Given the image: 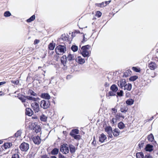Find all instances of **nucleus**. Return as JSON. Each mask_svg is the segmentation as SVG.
Wrapping results in <instances>:
<instances>
[{"instance_id": "61", "label": "nucleus", "mask_w": 158, "mask_h": 158, "mask_svg": "<svg viewBox=\"0 0 158 158\" xmlns=\"http://www.w3.org/2000/svg\"><path fill=\"white\" fill-rule=\"evenodd\" d=\"M6 83V81L1 82H0V86L2 85H3V84H5Z\"/></svg>"}, {"instance_id": "20", "label": "nucleus", "mask_w": 158, "mask_h": 158, "mask_svg": "<svg viewBox=\"0 0 158 158\" xmlns=\"http://www.w3.org/2000/svg\"><path fill=\"white\" fill-rule=\"evenodd\" d=\"M153 146L152 145L150 144H148L146 146L145 149L146 151L151 152L153 150Z\"/></svg>"}, {"instance_id": "26", "label": "nucleus", "mask_w": 158, "mask_h": 158, "mask_svg": "<svg viewBox=\"0 0 158 158\" xmlns=\"http://www.w3.org/2000/svg\"><path fill=\"white\" fill-rule=\"evenodd\" d=\"M69 148L70 149V152L72 153H74L75 152V147L72 145H69Z\"/></svg>"}, {"instance_id": "31", "label": "nucleus", "mask_w": 158, "mask_h": 158, "mask_svg": "<svg viewBox=\"0 0 158 158\" xmlns=\"http://www.w3.org/2000/svg\"><path fill=\"white\" fill-rule=\"evenodd\" d=\"M148 139L149 141L151 142L153 141L154 139V137L152 133L150 134L148 136Z\"/></svg>"}, {"instance_id": "32", "label": "nucleus", "mask_w": 158, "mask_h": 158, "mask_svg": "<svg viewBox=\"0 0 158 158\" xmlns=\"http://www.w3.org/2000/svg\"><path fill=\"white\" fill-rule=\"evenodd\" d=\"M22 133V130H18L17 132L14 134V136L15 137H18L19 136H20Z\"/></svg>"}, {"instance_id": "34", "label": "nucleus", "mask_w": 158, "mask_h": 158, "mask_svg": "<svg viewBox=\"0 0 158 158\" xmlns=\"http://www.w3.org/2000/svg\"><path fill=\"white\" fill-rule=\"evenodd\" d=\"M35 15H32L29 19L27 20V22L28 23H30L33 21L35 19Z\"/></svg>"}, {"instance_id": "5", "label": "nucleus", "mask_w": 158, "mask_h": 158, "mask_svg": "<svg viewBox=\"0 0 158 158\" xmlns=\"http://www.w3.org/2000/svg\"><path fill=\"white\" fill-rule=\"evenodd\" d=\"M19 148L23 151H27L29 148V145L28 143L23 142L20 145Z\"/></svg>"}, {"instance_id": "40", "label": "nucleus", "mask_w": 158, "mask_h": 158, "mask_svg": "<svg viewBox=\"0 0 158 158\" xmlns=\"http://www.w3.org/2000/svg\"><path fill=\"white\" fill-rule=\"evenodd\" d=\"M4 15L5 17H8L11 15V14L9 11H7L4 12Z\"/></svg>"}, {"instance_id": "39", "label": "nucleus", "mask_w": 158, "mask_h": 158, "mask_svg": "<svg viewBox=\"0 0 158 158\" xmlns=\"http://www.w3.org/2000/svg\"><path fill=\"white\" fill-rule=\"evenodd\" d=\"M138 78V77L136 76H134L131 77L129 79L130 81H134L137 79Z\"/></svg>"}, {"instance_id": "8", "label": "nucleus", "mask_w": 158, "mask_h": 158, "mask_svg": "<svg viewBox=\"0 0 158 158\" xmlns=\"http://www.w3.org/2000/svg\"><path fill=\"white\" fill-rule=\"evenodd\" d=\"M31 106L33 107V109L35 113L38 112L39 111V105L38 103L36 102L33 103L31 104Z\"/></svg>"}, {"instance_id": "12", "label": "nucleus", "mask_w": 158, "mask_h": 158, "mask_svg": "<svg viewBox=\"0 0 158 158\" xmlns=\"http://www.w3.org/2000/svg\"><path fill=\"white\" fill-rule=\"evenodd\" d=\"M150 69L152 70H154L157 68L156 64L154 62H151L148 65Z\"/></svg>"}, {"instance_id": "43", "label": "nucleus", "mask_w": 158, "mask_h": 158, "mask_svg": "<svg viewBox=\"0 0 158 158\" xmlns=\"http://www.w3.org/2000/svg\"><path fill=\"white\" fill-rule=\"evenodd\" d=\"M11 82L12 83L15 85H18L19 83V81L18 80H11Z\"/></svg>"}, {"instance_id": "58", "label": "nucleus", "mask_w": 158, "mask_h": 158, "mask_svg": "<svg viewBox=\"0 0 158 158\" xmlns=\"http://www.w3.org/2000/svg\"><path fill=\"white\" fill-rule=\"evenodd\" d=\"M111 2V0H109L108 1H105L104 2L105 4V6H106L107 4H109L110 2Z\"/></svg>"}, {"instance_id": "15", "label": "nucleus", "mask_w": 158, "mask_h": 158, "mask_svg": "<svg viewBox=\"0 0 158 158\" xmlns=\"http://www.w3.org/2000/svg\"><path fill=\"white\" fill-rule=\"evenodd\" d=\"M67 60L69 61L70 63L72 61L74 60V56L73 55L71 54H69L67 57Z\"/></svg>"}, {"instance_id": "3", "label": "nucleus", "mask_w": 158, "mask_h": 158, "mask_svg": "<svg viewBox=\"0 0 158 158\" xmlns=\"http://www.w3.org/2000/svg\"><path fill=\"white\" fill-rule=\"evenodd\" d=\"M50 103L49 101L42 100L40 102V106L44 109H46L49 107Z\"/></svg>"}, {"instance_id": "42", "label": "nucleus", "mask_w": 158, "mask_h": 158, "mask_svg": "<svg viewBox=\"0 0 158 158\" xmlns=\"http://www.w3.org/2000/svg\"><path fill=\"white\" fill-rule=\"evenodd\" d=\"M23 96V95H22V96L19 97L18 98L22 101V102H26V98H25Z\"/></svg>"}, {"instance_id": "16", "label": "nucleus", "mask_w": 158, "mask_h": 158, "mask_svg": "<svg viewBox=\"0 0 158 158\" xmlns=\"http://www.w3.org/2000/svg\"><path fill=\"white\" fill-rule=\"evenodd\" d=\"M25 114L26 115L29 116H31L33 113V111L31 109L29 108H26Z\"/></svg>"}, {"instance_id": "53", "label": "nucleus", "mask_w": 158, "mask_h": 158, "mask_svg": "<svg viewBox=\"0 0 158 158\" xmlns=\"http://www.w3.org/2000/svg\"><path fill=\"white\" fill-rule=\"evenodd\" d=\"M128 72H129V70H127V71L124 73V76H125V77H127L129 76V74L128 73Z\"/></svg>"}, {"instance_id": "49", "label": "nucleus", "mask_w": 158, "mask_h": 158, "mask_svg": "<svg viewBox=\"0 0 158 158\" xmlns=\"http://www.w3.org/2000/svg\"><path fill=\"white\" fill-rule=\"evenodd\" d=\"M102 13L100 11H98L97 12L96 15L98 18L101 16L102 15Z\"/></svg>"}, {"instance_id": "21", "label": "nucleus", "mask_w": 158, "mask_h": 158, "mask_svg": "<svg viewBox=\"0 0 158 158\" xmlns=\"http://www.w3.org/2000/svg\"><path fill=\"white\" fill-rule=\"evenodd\" d=\"M26 99L30 100H32L34 101H37V100L39 99V98H35L32 97L31 96H23Z\"/></svg>"}, {"instance_id": "54", "label": "nucleus", "mask_w": 158, "mask_h": 158, "mask_svg": "<svg viewBox=\"0 0 158 158\" xmlns=\"http://www.w3.org/2000/svg\"><path fill=\"white\" fill-rule=\"evenodd\" d=\"M144 144L143 142H142L141 143H139L138 145L139 148L141 149L143 146Z\"/></svg>"}, {"instance_id": "2", "label": "nucleus", "mask_w": 158, "mask_h": 158, "mask_svg": "<svg viewBox=\"0 0 158 158\" xmlns=\"http://www.w3.org/2000/svg\"><path fill=\"white\" fill-rule=\"evenodd\" d=\"M90 48V46L89 45L83 46L81 48L82 50L81 54L84 57H88L90 56L89 51H88Z\"/></svg>"}, {"instance_id": "63", "label": "nucleus", "mask_w": 158, "mask_h": 158, "mask_svg": "<svg viewBox=\"0 0 158 158\" xmlns=\"http://www.w3.org/2000/svg\"><path fill=\"white\" fill-rule=\"evenodd\" d=\"M50 158H57V157L54 156H51Z\"/></svg>"}, {"instance_id": "14", "label": "nucleus", "mask_w": 158, "mask_h": 158, "mask_svg": "<svg viewBox=\"0 0 158 158\" xmlns=\"http://www.w3.org/2000/svg\"><path fill=\"white\" fill-rule=\"evenodd\" d=\"M40 96L41 98L47 99V100L48 101L50 98V96L48 93L42 94Z\"/></svg>"}, {"instance_id": "64", "label": "nucleus", "mask_w": 158, "mask_h": 158, "mask_svg": "<svg viewBox=\"0 0 158 158\" xmlns=\"http://www.w3.org/2000/svg\"><path fill=\"white\" fill-rule=\"evenodd\" d=\"M46 56V53H44V55L43 56H41V57L42 58H44V57H45V56Z\"/></svg>"}, {"instance_id": "25", "label": "nucleus", "mask_w": 158, "mask_h": 158, "mask_svg": "<svg viewBox=\"0 0 158 158\" xmlns=\"http://www.w3.org/2000/svg\"><path fill=\"white\" fill-rule=\"evenodd\" d=\"M132 88V85L131 84L128 83L127 84L126 83L123 89H127L128 90H130Z\"/></svg>"}, {"instance_id": "57", "label": "nucleus", "mask_w": 158, "mask_h": 158, "mask_svg": "<svg viewBox=\"0 0 158 158\" xmlns=\"http://www.w3.org/2000/svg\"><path fill=\"white\" fill-rule=\"evenodd\" d=\"M87 40V39L86 38H85V36L84 35H83V40L82 41V43H84Z\"/></svg>"}, {"instance_id": "17", "label": "nucleus", "mask_w": 158, "mask_h": 158, "mask_svg": "<svg viewBox=\"0 0 158 158\" xmlns=\"http://www.w3.org/2000/svg\"><path fill=\"white\" fill-rule=\"evenodd\" d=\"M115 118L117 120H122L124 119L125 117L121 113H117L115 116Z\"/></svg>"}, {"instance_id": "51", "label": "nucleus", "mask_w": 158, "mask_h": 158, "mask_svg": "<svg viewBox=\"0 0 158 158\" xmlns=\"http://www.w3.org/2000/svg\"><path fill=\"white\" fill-rule=\"evenodd\" d=\"M11 158H19V157L18 154H15L12 155Z\"/></svg>"}, {"instance_id": "52", "label": "nucleus", "mask_w": 158, "mask_h": 158, "mask_svg": "<svg viewBox=\"0 0 158 158\" xmlns=\"http://www.w3.org/2000/svg\"><path fill=\"white\" fill-rule=\"evenodd\" d=\"M144 158H152V157L149 154H147L145 156Z\"/></svg>"}, {"instance_id": "59", "label": "nucleus", "mask_w": 158, "mask_h": 158, "mask_svg": "<svg viewBox=\"0 0 158 158\" xmlns=\"http://www.w3.org/2000/svg\"><path fill=\"white\" fill-rule=\"evenodd\" d=\"M112 110L114 111L115 114L117 112V110L115 109V108H112Z\"/></svg>"}, {"instance_id": "62", "label": "nucleus", "mask_w": 158, "mask_h": 158, "mask_svg": "<svg viewBox=\"0 0 158 158\" xmlns=\"http://www.w3.org/2000/svg\"><path fill=\"white\" fill-rule=\"evenodd\" d=\"M106 87H108L109 85V84L107 82H106L104 85Z\"/></svg>"}, {"instance_id": "22", "label": "nucleus", "mask_w": 158, "mask_h": 158, "mask_svg": "<svg viewBox=\"0 0 158 158\" xmlns=\"http://www.w3.org/2000/svg\"><path fill=\"white\" fill-rule=\"evenodd\" d=\"M112 133L114 136L117 137L119 135L120 131L118 129L115 128L112 131Z\"/></svg>"}, {"instance_id": "56", "label": "nucleus", "mask_w": 158, "mask_h": 158, "mask_svg": "<svg viewBox=\"0 0 158 158\" xmlns=\"http://www.w3.org/2000/svg\"><path fill=\"white\" fill-rule=\"evenodd\" d=\"M40 42V40H35L34 41V44H36L39 43Z\"/></svg>"}, {"instance_id": "23", "label": "nucleus", "mask_w": 158, "mask_h": 158, "mask_svg": "<svg viewBox=\"0 0 158 158\" xmlns=\"http://www.w3.org/2000/svg\"><path fill=\"white\" fill-rule=\"evenodd\" d=\"M110 89L112 91L116 92L118 90V88L116 85H112L110 87Z\"/></svg>"}, {"instance_id": "48", "label": "nucleus", "mask_w": 158, "mask_h": 158, "mask_svg": "<svg viewBox=\"0 0 158 158\" xmlns=\"http://www.w3.org/2000/svg\"><path fill=\"white\" fill-rule=\"evenodd\" d=\"M132 69L134 71L136 72H139L140 71V69L136 67H133Z\"/></svg>"}, {"instance_id": "10", "label": "nucleus", "mask_w": 158, "mask_h": 158, "mask_svg": "<svg viewBox=\"0 0 158 158\" xmlns=\"http://www.w3.org/2000/svg\"><path fill=\"white\" fill-rule=\"evenodd\" d=\"M33 130L36 133L40 132V126L37 124V123L35 122L33 125Z\"/></svg>"}, {"instance_id": "33", "label": "nucleus", "mask_w": 158, "mask_h": 158, "mask_svg": "<svg viewBox=\"0 0 158 158\" xmlns=\"http://www.w3.org/2000/svg\"><path fill=\"white\" fill-rule=\"evenodd\" d=\"M118 126L120 129H122L125 127V125L122 122H120L118 124Z\"/></svg>"}, {"instance_id": "45", "label": "nucleus", "mask_w": 158, "mask_h": 158, "mask_svg": "<svg viewBox=\"0 0 158 158\" xmlns=\"http://www.w3.org/2000/svg\"><path fill=\"white\" fill-rule=\"evenodd\" d=\"M116 92H115L112 91H110L108 93L109 96H114L116 95L115 94Z\"/></svg>"}, {"instance_id": "50", "label": "nucleus", "mask_w": 158, "mask_h": 158, "mask_svg": "<svg viewBox=\"0 0 158 158\" xmlns=\"http://www.w3.org/2000/svg\"><path fill=\"white\" fill-rule=\"evenodd\" d=\"M111 121V123L114 124L115 123H116L117 122V120L115 118H113Z\"/></svg>"}, {"instance_id": "4", "label": "nucleus", "mask_w": 158, "mask_h": 158, "mask_svg": "<svg viewBox=\"0 0 158 158\" xmlns=\"http://www.w3.org/2000/svg\"><path fill=\"white\" fill-rule=\"evenodd\" d=\"M60 151L63 153L67 154L69 152V147L67 144H64L60 146Z\"/></svg>"}, {"instance_id": "27", "label": "nucleus", "mask_w": 158, "mask_h": 158, "mask_svg": "<svg viewBox=\"0 0 158 158\" xmlns=\"http://www.w3.org/2000/svg\"><path fill=\"white\" fill-rule=\"evenodd\" d=\"M59 149L56 148L53 149L51 152V154L52 155H56L58 154Z\"/></svg>"}, {"instance_id": "37", "label": "nucleus", "mask_w": 158, "mask_h": 158, "mask_svg": "<svg viewBox=\"0 0 158 158\" xmlns=\"http://www.w3.org/2000/svg\"><path fill=\"white\" fill-rule=\"evenodd\" d=\"M71 50L74 52H76L78 49V47L76 45H72L71 47Z\"/></svg>"}, {"instance_id": "47", "label": "nucleus", "mask_w": 158, "mask_h": 158, "mask_svg": "<svg viewBox=\"0 0 158 158\" xmlns=\"http://www.w3.org/2000/svg\"><path fill=\"white\" fill-rule=\"evenodd\" d=\"M61 38L64 41H65L67 39V38L65 34L62 35L61 36Z\"/></svg>"}, {"instance_id": "11", "label": "nucleus", "mask_w": 158, "mask_h": 158, "mask_svg": "<svg viewBox=\"0 0 158 158\" xmlns=\"http://www.w3.org/2000/svg\"><path fill=\"white\" fill-rule=\"evenodd\" d=\"M75 60L80 64H83L85 62V60L81 56H78L75 59Z\"/></svg>"}, {"instance_id": "13", "label": "nucleus", "mask_w": 158, "mask_h": 158, "mask_svg": "<svg viewBox=\"0 0 158 158\" xmlns=\"http://www.w3.org/2000/svg\"><path fill=\"white\" fill-rule=\"evenodd\" d=\"M33 141L35 144L39 145L40 144V136H35L33 138Z\"/></svg>"}, {"instance_id": "6", "label": "nucleus", "mask_w": 158, "mask_h": 158, "mask_svg": "<svg viewBox=\"0 0 158 158\" xmlns=\"http://www.w3.org/2000/svg\"><path fill=\"white\" fill-rule=\"evenodd\" d=\"M126 81L125 79H122L119 81H118L117 82V84L118 86L120 87L121 89H123L126 84Z\"/></svg>"}, {"instance_id": "55", "label": "nucleus", "mask_w": 158, "mask_h": 158, "mask_svg": "<svg viewBox=\"0 0 158 158\" xmlns=\"http://www.w3.org/2000/svg\"><path fill=\"white\" fill-rule=\"evenodd\" d=\"M59 158H65L64 156L60 153L59 154Z\"/></svg>"}, {"instance_id": "7", "label": "nucleus", "mask_w": 158, "mask_h": 158, "mask_svg": "<svg viewBox=\"0 0 158 158\" xmlns=\"http://www.w3.org/2000/svg\"><path fill=\"white\" fill-rule=\"evenodd\" d=\"M105 131L109 135V137L111 138L113 137V136L112 134V127L110 126L106 127L105 128Z\"/></svg>"}, {"instance_id": "24", "label": "nucleus", "mask_w": 158, "mask_h": 158, "mask_svg": "<svg viewBox=\"0 0 158 158\" xmlns=\"http://www.w3.org/2000/svg\"><path fill=\"white\" fill-rule=\"evenodd\" d=\"M12 145L11 143H6L3 144V146L5 149H6L10 148Z\"/></svg>"}, {"instance_id": "29", "label": "nucleus", "mask_w": 158, "mask_h": 158, "mask_svg": "<svg viewBox=\"0 0 158 158\" xmlns=\"http://www.w3.org/2000/svg\"><path fill=\"white\" fill-rule=\"evenodd\" d=\"M134 100L132 99H127L126 102V104L128 105H131L134 103Z\"/></svg>"}, {"instance_id": "9", "label": "nucleus", "mask_w": 158, "mask_h": 158, "mask_svg": "<svg viewBox=\"0 0 158 158\" xmlns=\"http://www.w3.org/2000/svg\"><path fill=\"white\" fill-rule=\"evenodd\" d=\"M60 60L61 63L65 66L66 64L68 62L67 56L65 55H63L60 58Z\"/></svg>"}, {"instance_id": "38", "label": "nucleus", "mask_w": 158, "mask_h": 158, "mask_svg": "<svg viewBox=\"0 0 158 158\" xmlns=\"http://www.w3.org/2000/svg\"><path fill=\"white\" fill-rule=\"evenodd\" d=\"M28 94H30L31 95L34 96H37V94L36 93H35L32 90L29 89L28 91Z\"/></svg>"}, {"instance_id": "60", "label": "nucleus", "mask_w": 158, "mask_h": 158, "mask_svg": "<svg viewBox=\"0 0 158 158\" xmlns=\"http://www.w3.org/2000/svg\"><path fill=\"white\" fill-rule=\"evenodd\" d=\"M41 158H49L47 155H44L42 156Z\"/></svg>"}, {"instance_id": "46", "label": "nucleus", "mask_w": 158, "mask_h": 158, "mask_svg": "<svg viewBox=\"0 0 158 158\" xmlns=\"http://www.w3.org/2000/svg\"><path fill=\"white\" fill-rule=\"evenodd\" d=\"M117 95L118 96H123V91L122 90H120L119 92H117Z\"/></svg>"}, {"instance_id": "36", "label": "nucleus", "mask_w": 158, "mask_h": 158, "mask_svg": "<svg viewBox=\"0 0 158 158\" xmlns=\"http://www.w3.org/2000/svg\"><path fill=\"white\" fill-rule=\"evenodd\" d=\"M47 119V117L43 114L40 116V120L42 121L45 122L46 121Z\"/></svg>"}, {"instance_id": "30", "label": "nucleus", "mask_w": 158, "mask_h": 158, "mask_svg": "<svg viewBox=\"0 0 158 158\" xmlns=\"http://www.w3.org/2000/svg\"><path fill=\"white\" fill-rule=\"evenodd\" d=\"M137 158H143L144 156L142 152H137L136 154Z\"/></svg>"}, {"instance_id": "44", "label": "nucleus", "mask_w": 158, "mask_h": 158, "mask_svg": "<svg viewBox=\"0 0 158 158\" xmlns=\"http://www.w3.org/2000/svg\"><path fill=\"white\" fill-rule=\"evenodd\" d=\"M75 139L77 140H79L81 138V136L79 135H75L72 136Z\"/></svg>"}, {"instance_id": "35", "label": "nucleus", "mask_w": 158, "mask_h": 158, "mask_svg": "<svg viewBox=\"0 0 158 158\" xmlns=\"http://www.w3.org/2000/svg\"><path fill=\"white\" fill-rule=\"evenodd\" d=\"M55 46V44H53L52 43H50L48 46V48L49 50H53Z\"/></svg>"}, {"instance_id": "18", "label": "nucleus", "mask_w": 158, "mask_h": 158, "mask_svg": "<svg viewBox=\"0 0 158 158\" xmlns=\"http://www.w3.org/2000/svg\"><path fill=\"white\" fill-rule=\"evenodd\" d=\"M79 131L77 129H73L70 132L69 135L72 136L74 135L77 134L79 133Z\"/></svg>"}, {"instance_id": "28", "label": "nucleus", "mask_w": 158, "mask_h": 158, "mask_svg": "<svg viewBox=\"0 0 158 158\" xmlns=\"http://www.w3.org/2000/svg\"><path fill=\"white\" fill-rule=\"evenodd\" d=\"M128 110V107L127 106H122L120 108L121 112L124 113H126Z\"/></svg>"}, {"instance_id": "1", "label": "nucleus", "mask_w": 158, "mask_h": 158, "mask_svg": "<svg viewBox=\"0 0 158 158\" xmlns=\"http://www.w3.org/2000/svg\"><path fill=\"white\" fill-rule=\"evenodd\" d=\"M55 51L58 55H63L66 51V46L59 45L56 47Z\"/></svg>"}, {"instance_id": "19", "label": "nucleus", "mask_w": 158, "mask_h": 158, "mask_svg": "<svg viewBox=\"0 0 158 158\" xmlns=\"http://www.w3.org/2000/svg\"><path fill=\"white\" fill-rule=\"evenodd\" d=\"M106 137L103 133L99 137V141L101 143L103 142L106 139Z\"/></svg>"}, {"instance_id": "41", "label": "nucleus", "mask_w": 158, "mask_h": 158, "mask_svg": "<svg viewBox=\"0 0 158 158\" xmlns=\"http://www.w3.org/2000/svg\"><path fill=\"white\" fill-rule=\"evenodd\" d=\"M95 5L97 6H99L101 7L106 6L104 2H102L101 3H96Z\"/></svg>"}]
</instances>
